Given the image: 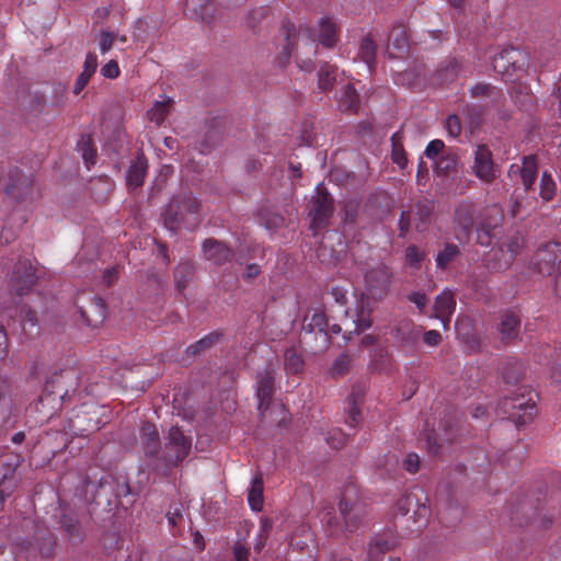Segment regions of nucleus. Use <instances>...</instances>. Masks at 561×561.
Masks as SVG:
<instances>
[{
    "mask_svg": "<svg viewBox=\"0 0 561 561\" xmlns=\"http://www.w3.org/2000/svg\"><path fill=\"white\" fill-rule=\"evenodd\" d=\"M519 316L515 311H506L499 324V336L503 345L516 340L519 335Z\"/></svg>",
    "mask_w": 561,
    "mask_h": 561,
    "instance_id": "obj_17",
    "label": "nucleus"
},
{
    "mask_svg": "<svg viewBox=\"0 0 561 561\" xmlns=\"http://www.w3.org/2000/svg\"><path fill=\"white\" fill-rule=\"evenodd\" d=\"M282 33L287 42L286 49L288 50L289 54L293 51L294 47L298 45L300 41L306 43H308L309 41H311L312 43L314 42L313 39L310 38L309 27L300 25L299 28L297 30L295 24L288 20L283 22Z\"/></svg>",
    "mask_w": 561,
    "mask_h": 561,
    "instance_id": "obj_22",
    "label": "nucleus"
},
{
    "mask_svg": "<svg viewBox=\"0 0 561 561\" xmlns=\"http://www.w3.org/2000/svg\"><path fill=\"white\" fill-rule=\"evenodd\" d=\"M524 244V237L519 233H514L503 244H501L500 251L502 253V259H500V261L503 263L499 262V268L511 264L514 256L523 249Z\"/></svg>",
    "mask_w": 561,
    "mask_h": 561,
    "instance_id": "obj_27",
    "label": "nucleus"
},
{
    "mask_svg": "<svg viewBox=\"0 0 561 561\" xmlns=\"http://www.w3.org/2000/svg\"><path fill=\"white\" fill-rule=\"evenodd\" d=\"M557 185L552 176L543 172L540 180V196L545 201H550L556 194Z\"/></svg>",
    "mask_w": 561,
    "mask_h": 561,
    "instance_id": "obj_50",
    "label": "nucleus"
},
{
    "mask_svg": "<svg viewBox=\"0 0 561 561\" xmlns=\"http://www.w3.org/2000/svg\"><path fill=\"white\" fill-rule=\"evenodd\" d=\"M393 336L403 345L410 346L417 342L421 335V328L415 325L410 319H403L397 322L392 330Z\"/></svg>",
    "mask_w": 561,
    "mask_h": 561,
    "instance_id": "obj_21",
    "label": "nucleus"
},
{
    "mask_svg": "<svg viewBox=\"0 0 561 561\" xmlns=\"http://www.w3.org/2000/svg\"><path fill=\"white\" fill-rule=\"evenodd\" d=\"M536 394L527 387H516L510 396H505L499 402V414L507 415L516 426H522L530 422L536 413Z\"/></svg>",
    "mask_w": 561,
    "mask_h": 561,
    "instance_id": "obj_3",
    "label": "nucleus"
},
{
    "mask_svg": "<svg viewBox=\"0 0 561 561\" xmlns=\"http://www.w3.org/2000/svg\"><path fill=\"white\" fill-rule=\"evenodd\" d=\"M333 214V199L329 193L318 186L316 194L309 202V217L311 218L310 228L312 230L323 229L328 226L329 219Z\"/></svg>",
    "mask_w": 561,
    "mask_h": 561,
    "instance_id": "obj_9",
    "label": "nucleus"
},
{
    "mask_svg": "<svg viewBox=\"0 0 561 561\" xmlns=\"http://www.w3.org/2000/svg\"><path fill=\"white\" fill-rule=\"evenodd\" d=\"M148 170V161L142 151L137 153L136 159L129 165L126 173V182L129 188H137L144 184Z\"/></svg>",
    "mask_w": 561,
    "mask_h": 561,
    "instance_id": "obj_20",
    "label": "nucleus"
},
{
    "mask_svg": "<svg viewBox=\"0 0 561 561\" xmlns=\"http://www.w3.org/2000/svg\"><path fill=\"white\" fill-rule=\"evenodd\" d=\"M528 54L519 48L507 46L493 56V70L504 79L528 66Z\"/></svg>",
    "mask_w": 561,
    "mask_h": 561,
    "instance_id": "obj_8",
    "label": "nucleus"
},
{
    "mask_svg": "<svg viewBox=\"0 0 561 561\" xmlns=\"http://www.w3.org/2000/svg\"><path fill=\"white\" fill-rule=\"evenodd\" d=\"M524 365L517 359H510L503 367V379L508 385L515 386L524 375Z\"/></svg>",
    "mask_w": 561,
    "mask_h": 561,
    "instance_id": "obj_38",
    "label": "nucleus"
},
{
    "mask_svg": "<svg viewBox=\"0 0 561 561\" xmlns=\"http://www.w3.org/2000/svg\"><path fill=\"white\" fill-rule=\"evenodd\" d=\"M130 494V486L128 480L124 476H115L114 483V495L116 501L123 496H127Z\"/></svg>",
    "mask_w": 561,
    "mask_h": 561,
    "instance_id": "obj_56",
    "label": "nucleus"
},
{
    "mask_svg": "<svg viewBox=\"0 0 561 561\" xmlns=\"http://www.w3.org/2000/svg\"><path fill=\"white\" fill-rule=\"evenodd\" d=\"M352 357L351 355L343 353L341 354L332 364L330 368V374L334 378H339L344 376L346 373H348L351 365H352Z\"/></svg>",
    "mask_w": 561,
    "mask_h": 561,
    "instance_id": "obj_48",
    "label": "nucleus"
},
{
    "mask_svg": "<svg viewBox=\"0 0 561 561\" xmlns=\"http://www.w3.org/2000/svg\"><path fill=\"white\" fill-rule=\"evenodd\" d=\"M199 207V201L192 193L184 192L173 196L161 213L163 226L172 233H176L184 219V213L196 214Z\"/></svg>",
    "mask_w": 561,
    "mask_h": 561,
    "instance_id": "obj_6",
    "label": "nucleus"
},
{
    "mask_svg": "<svg viewBox=\"0 0 561 561\" xmlns=\"http://www.w3.org/2000/svg\"><path fill=\"white\" fill-rule=\"evenodd\" d=\"M367 514L366 504L360 497L357 486L350 483L344 486L339 502V514L327 512L322 522L332 536H346L355 531Z\"/></svg>",
    "mask_w": 561,
    "mask_h": 561,
    "instance_id": "obj_1",
    "label": "nucleus"
},
{
    "mask_svg": "<svg viewBox=\"0 0 561 561\" xmlns=\"http://www.w3.org/2000/svg\"><path fill=\"white\" fill-rule=\"evenodd\" d=\"M80 316L89 327H98L106 317V308L102 298L93 297L88 308H80Z\"/></svg>",
    "mask_w": 561,
    "mask_h": 561,
    "instance_id": "obj_25",
    "label": "nucleus"
},
{
    "mask_svg": "<svg viewBox=\"0 0 561 561\" xmlns=\"http://www.w3.org/2000/svg\"><path fill=\"white\" fill-rule=\"evenodd\" d=\"M561 263V243L548 242L538 248L530 262L531 268L541 275H552Z\"/></svg>",
    "mask_w": 561,
    "mask_h": 561,
    "instance_id": "obj_11",
    "label": "nucleus"
},
{
    "mask_svg": "<svg viewBox=\"0 0 561 561\" xmlns=\"http://www.w3.org/2000/svg\"><path fill=\"white\" fill-rule=\"evenodd\" d=\"M78 147L87 167L90 168V165H93L96 159V149L93 147L91 137L82 136L78 142Z\"/></svg>",
    "mask_w": 561,
    "mask_h": 561,
    "instance_id": "obj_47",
    "label": "nucleus"
},
{
    "mask_svg": "<svg viewBox=\"0 0 561 561\" xmlns=\"http://www.w3.org/2000/svg\"><path fill=\"white\" fill-rule=\"evenodd\" d=\"M519 174L526 190L533 187L537 179V160L535 156L524 157L522 165L513 164L510 174Z\"/></svg>",
    "mask_w": 561,
    "mask_h": 561,
    "instance_id": "obj_19",
    "label": "nucleus"
},
{
    "mask_svg": "<svg viewBox=\"0 0 561 561\" xmlns=\"http://www.w3.org/2000/svg\"><path fill=\"white\" fill-rule=\"evenodd\" d=\"M35 540L41 541L37 543V551L42 557H50L55 546V536L49 530H39L35 535Z\"/></svg>",
    "mask_w": 561,
    "mask_h": 561,
    "instance_id": "obj_45",
    "label": "nucleus"
},
{
    "mask_svg": "<svg viewBox=\"0 0 561 561\" xmlns=\"http://www.w3.org/2000/svg\"><path fill=\"white\" fill-rule=\"evenodd\" d=\"M462 114L466 118L470 131L473 134L480 129L483 123L484 110L479 105H466L462 110Z\"/></svg>",
    "mask_w": 561,
    "mask_h": 561,
    "instance_id": "obj_36",
    "label": "nucleus"
},
{
    "mask_svg": "<svg viewBox=\"0 0 561 561\" xmlns=\"http://www.w3.org/2000/svg\"><path fill=\"white\" fill-rule=\"evenodd\" d=\"M358 202L347 201L343 206V221L346 224H353L358 213Z\"/></svg>",
    "mask_w": 561,
    "mask_h": 561,
    "instance_id": "obj_57",
    "label": "nucleus"
},
{
    "mask_svg": "<svg viewBox=\"0 0 561 561\" xmlns=\"http://www.w3.org/2000/svg\"><path fill=\"white\" fill-rule=\"evenodd\" d=\"M339 108L342 112L356 113L359 108V96L352 84H345L337 99Z\"/></svg>",
    "mask_w": 561,
    "mask_h": 561,
    "instance_id": "obj_29",
    "label": "nucleus"
},
{
    "mask_svg": "<svg viewBox=\"0 0 561 561\" xmlns=\"http://www.w3.org/2000/svg\"><path fill=\"white\" fill-rule=\"evenodd\" d=\"M202 251L204 259L217 266L230 263L236 257V253L230 247L214 238H208L203 242Z\"/></svg>",
    "mask_w": 561,
    "mask_h": 561,
    "instance_id": "obj_14",
    "label": "nucleus"
},
{
    "mask_svg": "<svg viewBox=\"0 0 561 561\" xmlns=\"http://www.w3.org/2000/svg\"><path fill=\"white\" fill-rule=\"evenodd\" d=\"M171 105V99L165 101H156L153 106L147 112L149 121L156 123L158 126L161 125L169 114Z\"/></svg>",
    "mask_w": 561,
    "mask_h": 561,
    "instance_id": "obj_43",
    "label": "nucleus"
},
{
    "mask_svg": "<svg viewBox=\"0 0 561 561\" xmlns=\"http://www.w3.org/2000/svg\"><path fill=\"white\" fill-rule=\"evenodd\" d=\"M476 241L484 247L491 244V226L488 222L481 221L476 229Z\"/></svg>",
    "mask_w": 561,
    "mask_h": 561,
    "instance_id": "obj_55",
    "label": "nucleus"
},
{
    "mask_svg": "<svg viewBox=\"0 0 561 561\" xmlns=\"http://www.w3.org/2000/svg\"><path fill=\"white\" fill-rule=\"evenodd\" d=\"M366 390L364 386L356 385L353 387L352 392L346 398L347 404V419L346 423L351 426H355L360 419L359 405L363 403Z\"/></svg>",
    "mask_w": 561,
    "mask_h": 561,
    "instance_id": "obj_26",
    "label": "nucleus"
},
{
    "mask_svg": "<svg viewBox=\"0 0 561 561\" xmlns=\"http://www.w3.org/2000/svg\"><path fill=\"white\" fill-rule=\"evenodd\" d=\"M101 75L108 79H116L119 76V67L116 60H110L101 68Z\"/></svg>",
    "mask_w": 561,
    "mask_h": 561,
    "instance_id": "obj_61",
    "label": "nucleus"
},
{
    "mask_svg": "<svg viewBox=\"0 0 561 561\" xmlns=\"http://www.w3.org/2000/svg\"><path fill=\"white\" fill-rule=\"evenodd\" d=\"M444 149V142L440 139H435L428 142L424 153L428 159H432L436 162L439 159V157L443 156V153H445Z\"/></svg>",
    "mask_w": 561,
    "mask_h": 561,
    "instance_id": "obj_54",
    "label": "nucleus"
},
{
    "mask_svg": "<svg viewBox=\"0 0 561 561\" xmlns=\"http://www.w3.org/2000/svg\"><path fill=\"white\" fill-rule=\"evenodd\" d=\"M407 262L414 267H419L424 259V254L416 245H409L405 250Z\"/></svg>",
    "mask_w": 561,
    "mask_h": 561,
    "instance_id": "obj_58",
    "label": "nucleus"
},
{
    "mask_svg": "<svg viewBox=\"0 0 561 561\" xmlns=\"http://www.w3.org/2000/svg\"><path fill=\"white\" fill-rule=\"evenodd\" d=\"M305 359L296 347L286 348L284 353V369L288 375H298L304 371Z\"/></svg>",
    "mask_w": 561,
    "mask_h": 561,
    "instance_id": "obj_31",
    "label": "nucleus"
},
{
    "mask_svg": "<svg viewBox=\"0 0 561 561\" xmlns=\"http://www.w3.org/2000/svg\"><path fill=\"white\" fill-rule=\"evenodd\" d=\"M248 501L253 511H261L263 505V479L256 476L249 490Z\"/></svg>",
    "mask_w": 561,
    "mask_h": 561,
    "instance_id": "obj_41",
    "label": "nucleus"
},
{
    "mask_svg": "<svg viewBox=\"0 0 561 561\" xmlns=\"http://www.w3.org/2000/svg\"><path fill=\"white\" fill-rule=\"evenodd\" d=\"M58 524L61 531L69 541L73 543L83 542L85 538V531L73 512L68 508H61Z\"/></svg>",
    "mask_w": 561,
    "mask_h": 561,
    "instance_id": "obj_16",
    "label": "nucleus"
},
{
    "mask_svg": "<svg viewBox=\"0 0 561 561\" xmlns=\"http://www.w3.org/2000/svg\"><path fill=\"white\" fill-rule=\"evenodd\" d=\"M91 415L95 416L96 411L93 407L83 405L82 410L76 415L75 425L80 431L92 432L100 428L99 421L90 417Z\"/></svg>",
    "mask_w": 561,
    "mask_h": 561,
    "instance_id": "obj_35",
    "label": "nucleus"
},
{
    "mask_svg": "<svg viewBox=\"0 0 561 561\" xmlns=\"http://www.w3.org/2000/svg\"><path fill=\"white\" fill-rule=\"evenodd\" d=\"M413 507H417L414 511L416 515L425 516L427 513L426 506L424 504L420 505V497L416 493L410 492L397 502V510L402 515H407Z\"/></svg>",
    "mask_w": 561,
    "mask_h": 561,
    "instance_id": "obj_32",
    "label": "nucleus"
},
{
    "mask_svg": "<svg viewBox=\"0 0 561 561\" xmlns=\"http://www.w3.org/2000/svg\"><path fill=\"white\" fill-rule=\"evenodd\" d=\"M96 68H98V57L94 53H89L85 56L82 72L90 75L92 77L93 73L96 71Z\"/></svg>",
    "mask_w": 561,
    "mask_h": 561,
    "instance_id": "obj_64",
    "label": "nucleus"
},
{
    "mask_svg": "<svg viewBox=\"0 0 561 561\" xmlns=\"http://www.w3.org/2000/svg\"><path fill=\"white\" fill-rule=\"evenodd\" d=\"M191 448V437L185 436L179 426H172L161 450V458L156 460L154 471L168 476L188 456Z\"/></svg>",
    "mask_w": 561,
    "mask_h": 561,
    "instance_id": "obj_4",
    "label": "nucleus"
},
{
    "mask_svg": "<svg viewBox=\"0 0 561 561\" xmlns=\"http://www.w3.org/2000/svg\"><path fill=\"white\" fill-rule=\"evenodd\" d=\"M446 130L451 137H458L461 133V123L458 115H449L445 124Z\"/></svg>",
    "mask_w": 561,
    "mask_h": 561,
    "instance_id": "obj_59",
    "label": "nucleus"
},
{
    "mask_svg": "<svg viewBox=\"0 0 561 561\" xmlns=\"http://www.w3.org/2000/svg\"><path fill=\"white\" fill-rule=\"evenodd\" d=\"M36 192L37 185L33 173L15 165L0 168V194L12 203L32 202Z\"/></svg>",
    "mask_w": 561,
    "mask_h": 561,
    "instance_id": "obj_2",
    "label": "nucleus"
},
{
    "mask_svg": "<svg viewBox=\"0 0 561 561\" xmlns=\"http://www.w3.org/2000/svg\"><path fill=\"white\" fill-rule=\"evenodd\" d=\"M459 73V64L456 60L448 61V64L439 68L434 77L435 83L447 84L453 82Z\"/></svg>",
    "mask_w": 561,
    "mask_h": 561,
    "instance_id": "obj_44",
    "label": "nucleus"
},
{
    "mask_svg": "<svg viewBox=\"0 0 561 561\" xmlns=\"http://www.w3.org/2000/svg\"><path fill=\"white\" fill-rule=\"evenodd\" d=\"M391 140H392L391 159H392L393 163L399 165L401 169H404L407 167L408 159H407L403 146L400 142H397L396 135L392 136Z\"/></svg>",
    "mask_w": 561,
    "mask_h": 561,
    "instance_id": "obj_52",
    "label": "nucleus"
},
{
    "mask_svg": "<svg viewBox=\"0 0 561 561\" xmlns=\"http://www.w3.org/2000/svg\"><path fill=\"white\" fill-rule=\"evenodd\" d=\"M469 92L472 98H488L491 93V88L489 83L480 82L471 87Z\"/></svg>",
    "mask_w": 561,
    "mask_h": 561,
    "instance_id": "obj_63",
    "label": "nucleus"
},
{
    "mask_svg": "<svg viewBox=\"0 0 561 561\" xmlns=\"http://www.w3.org/2000/svg\"><path fill=\"white\" fill-rule=\"evenodd\" d=\"M389 44L393 46L398 55H403L408 50V38L402 25L394 26L388 38Z\"/></svg>",
    "mask_w": 561,
    "mask_h": 561,
    "instance_id": "obj_46",
    "label": "nucleus"
},
{
    "mask_svg": "<svg viewBox=\"0 0 561 561\" xmlns=\"http://www.w3.org/2000/svg\"><path fill=\"white\" fill-rule=\"evenodd\" d=\"M455 221L462 230L463 236H468L473 226V211L469 205H460L455 211Z\"/></svg>",
    "mask_w": 561,
    "mask_h": 561,
    "instance_id": "obj_40",
    "label": "nucleus"
},
{
    "mask_svg": "<svg viewBox=\"0 0 561 561\" xmlns=\"http://www.w3.org/2000/svg\"><path fill=\"white\" fill-rule=\"evenodd\" d=\"M195 265L191 261H181L174 268L173 276L175 288L183 293L195 275Z\"/></svg>",
    "mask_w": 561,
    "mask_h": 561,
    "instance_id": "obj_28",
    "label": "nucleus"
},
{
    "mask_svg": "<svg viewBox=\"0 0 561 561\" xmlns=\"http://www.w3.org/2000/svg\"><path fill=\"white\" fill-rule=\"evenodd\" d=\"M221 336L222 334L219 332H211L205 335L203 339L195 342L194 344L188 345L186 348V354L193 356L201 354L213 347L215 344H217L220 341Z\"/></svg>",
    "mask_w": 561,
    "mask_h": 561,
    "instance_id": "obj_37",
    "label": "nucleus"
},
{
    "mask_svg": "<svg viewBox=\"0 0 561 561\" xmlns=\"http://www.w3.org/2000/svg\"><path fill=\"white\" fill-rule=\"evenodd\" d=\"M376 45L370 36H366L363 38L359 48H358V58L363 60L369 70H373L376 62Z\"/></svg>",
    "mask_w": 561,
    "mask_h": 561,
    "instance_id": "obj_39",
    "label": "nucleus"
},
{
    "mask_svg": "<svg viewBox=\"0 0 561 561\" xmlns=\"http://www.w3.org/2000/svg\"><path fill=\"white\" fill-rule=\"evenodd\" d=\"M14 486V469H8V472L0 478V502L12 493Z\"/></svg>",
    "mask_w": 561,
    "mask_h": 561,
    "instance_id": "obj_51",
    "label": "nucleus"
},
{
    "mask_svg": "<svg viewBox=\"0 0 561 561\" xmlns=\"http://www.w3.org/2000/svg\"><path fill=\"white\" fill-rule=\"evenodd\" d=\"M116 38L115 33L110 31L100 32V49L103 54L112 49L114 41Z\"/></svg>",
    "mask_w": 561,
    "mask_h": 561,
    "instance_id": "obj_60",
    "label": "nucleus"
},
{
    "mask_svg": "<svg viewBox=\"0 0 561 561\" xmlns=\"http://www.w3.org/2000/svg\"><path fill=\"white\" fill-rule=\"evenodd\" d=\"M460 255L461 251L457 244L446 243L436 254V267L439 270H447Z\"/></svg>",
    "mask_w": 561,
    "mask_h": 561,
    "instance_id": "obj_33",
    "label": "nucleus"
},
{
    "mask_svg": "<svg viewBox=\"0 0 561 561\" xmlns=\"http://www.w3.org/2000/svg\"><path fill=\"white\" fill-rule=\"evenodd\" d=\"M337 68L329 62H323L318 72V85L322 91L332 89Z\"/></svg>",
    "mask_w": 561,
    "mask_h": 561,
    "instance_id": "obj_42",
    "label": "nucleus"
},
{
    "mask_svg": "<svg viewBox=\"0 0 561 561\" xmlns=\"http://www.w3.org/2000/svg\"><path fill=\"white\" fill-rule=\"evenodd\" d=\"M472 170L479 179L491 182V150L488 145L478 146Z\"/></svg>",
    "mask_w": 561,
    "mask_h": 561,
    "instance_id": "obj_23",
    "label": "nucleus"
},
{
    "mask_svg": "<svg viewBox=\"0 0 561 561\" xmlns=\"http://www.w3.org/2000/svg\"><path fill=\"white\" fill-rule=\"evenodd\" d=\"M455 308L456 300L450 290H444L436 297L434 305L435 317L443 322L445 328L448 325Z\"/></svg>",
    "mask_w": 561,
    "mask_h": 561,
    "instance_id": "obj_24",
    "label": "nucleus"
},
{
    "mask_svg": "<svg viewBox=\"0 0 561 561\" xmlns=\"http://www.w3.org/2000/svg\"><path fill=\"white\" fill-rule=\"evenodd\" d=\"M140 437L148 466L154 471L156 460L161 458L160 437L153 423L145 422L141 426Z\"/></svg>",
    "mask_w": 561,
    "mask_h": 561,
    "instance_id": "obj_15",
    "label": "nucleus"
},
{
    "mask_svg": "<svg viewBox=\"0 0 561 561\" xmlns=\"http://www.w3.org/2000/svg\"><path fill=\"white\" fill-rule=\"evenodd\" d=\"M36 268L30 260H20L13 268L10 288L18 296L27 295L37 283Z\"/></svg>",
    "mask_w": 561,
    "mask_h": 561,
    "instance_id": "obj_12",
    "label": "nucleus"
},
{
    "mask_svg": "<svg viewBox=\"0 0 561 561\" xmlns=\"http://www.w3.org/2000/svg\"><path fill=\"white\" fill-rule=\"evenodd\" d=\"M275 375L276 371L272 366H267L263 371L256 375V397L259 400V410L262 412L270 408L275 393Z\"/></svg>",
    "mask_w": 561,
    "mask_h": 561,
    "instance_id": "obj_13",
    "label": "nucleus"
},
{
    "mask_svg": "<svg viewBox=\"0 0 561 561\" xmlns=\"http://www.w3.org/2000/svg\"><path fill=\"white\" fill-rule=\"evenodd\" d=\"M115 476L105 474L98 483L92 481L89 477L84 480V497L90 504L103 510H112L116 506L117 501L114 495Z\"/></svg>",
    "mask_w": 561,
    "mask_h": 561,
    "instance_id": "obj_7",
    "label": "nucleus"
},
{
    "mask_svg": "<svg viewBox=\"0 0 561 561\" xmlns=\"http://www.w3.org/2000/svg\"><path fill=\"white\" fill-rule=\"evenodd\" d=\"M457 165V156L451 152H445L439 159L435 162L436 172L442 175L448 174L450 171L455 170Z\"/></svg>",
    "mask_w": 561,
    "mask_h": 561,
    "instance_id": "obj_49",
    "label": "nucleus"
},
{
    "mask_svg": "<svg viewBox=\"0 0 561 561\" xmlns=\"http://www.w3.org/2000/svg\"><path fill=\"white\" fill-rule=\"evenodd\" d=\"M434 211V203L422 198L403 206L399 217V237L405 238L412 227L417 231H424L431 224Z\"/></svg>",
    "mask_w": 561,
    "mask_h": 561,
    "instance_id": "obj_5",
    "label": "nucleus"
},
{
    "mask_svg": "<svg viewBox=\"0 0 561 561\" xmlns=\"http://www.w3.org/2000/svg\"><path fill=\"white\" fill-rule=\"evenodd\" d=\"M355 329L353 332L359 334L371 327L370 312L365 310L363 307L356 313V319L354 320Z\"/></svg>",
    "mask_w": 561,
    "mask_h": 561,
    "instance_id": "obj_53",
    "label": "nucleus"
},
{
    "mask_svg": "<svg viewBox=\"0 0 561 561\" xmlns=\"http://www.w3.org/2000/svg\"><path fill=\"white\" fill-rule=\"evenodd\" d=\"M391 278V271L382 264L368 270L365 274V295L373 300L383 299L389 293Z\"/></svg>",
    "mask_w": 561,
    "mask_h": 561,
    "instance_id": "obj_10",
    "label": "nucleus"
},
{
    "mask_svg": "<svg viewBox=\"0 0 561 561\" xmlns=\"http://www.w3.org/2000/svg\"><path fill=\"white\" fill-rule=\"evenodd\" d=\"M397 545L396 539L387 534L376 535L369 542L366 561H381L383 554Z\"/></svg>",
    "mask_w": 561,
    "mask_h": 561,
    "instance_id": "obj_18",
    "label": "nucleus"
},
{
    "mask_svg": "<svg viewBox=\"0 0 561 561\" xmlns=\"http://www.w3.org/2000/svg\"><path fill=\"white\" fill-rule=\"evenodd\" d=\"M319 42L328 48L335 46L337 42V26L329 18H323L319 22Z\"/></svg>",
    "mask_w": 561,
    "mask_h": 561,
    "instance_id": "obj_30",
    "label": "nucleus"
},
{
    "mask_svg": "<svg viewBox=\"0 0 561 561\" xmlns=\"http://www.w3.org/2000/svg\"><path fill=\"white\" fill-rule=\"evenodd\" d=\"M420 467V457L417 454L411 453L403 460V468L410 472L415 473Z\"/></svg>",
    "mask_w": 561,
    "mask_h": 561,
    "instance_id": "obj_62",
    "label": "nucleus"
},
{
    "mask_svg": "<svg viewBox=\"0 0 561 561\" xmlns=\"http://www.w3.org/2000/svg\"><path fill=\"white\" fill-rule=\"evenodd\" d=\"M524 451V445L516 440L508 449L502 450L497 455V461L507 467H515L520 463Z\"/></svg>",
    "mask_w": 561,
    "mask_h": 561,
    "instance_id": "obj_34",
    "label": "nucleus"
}]
</instances>
